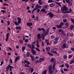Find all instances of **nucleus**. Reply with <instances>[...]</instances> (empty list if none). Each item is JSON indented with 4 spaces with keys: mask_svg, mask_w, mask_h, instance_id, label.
<instances>
[{
    "mask_svg": "<svg viewBox=\"0 0 74 74\" xmlns=\"http://www.w3.org/2000/svg\"><path fill=\"white\" fill-rule=\"evenodd\" d=\"M38 3H39V4H40V5H42V4H43V3L41 0H39Z\"/></svg>",
    "mask_w": 74,
    "mask_h": 74,
    "instance_id": "14",
    "label": "nucleus"
},
{
    "mask_svg": "<svg viewBox=\"0 0 74 74\" xmlns=\"http://www.w3.org/2000/svg\"><path fill=\"white\" fill-rule=\"evenodd\" d=\"M51 62H52V63L53 64V70H55V66H56V64L55 63L56 61H55V59L54 58H52L50 60Z\"/></svg>",
    "mask_w": 74,
    "mask_h": 74,
    "instance_id": "1",
    "label": "nucleus"
},
{
    "mask_svg": "<svg viewBox=\"0 0 74 74\" xmlns=\"http://www.w3.org/2000/svg\"><path fill=\"white\" fill-rule=\"evenodd\" d=\"M31 73H33L34 71V69L33 68H31Z\"/></svg>",
    "mask_w": 74,
    "mask_h": 74,
    "instance_id": "34",
    "label": "nucleus"
},
{
    "mask_svg": "<svg viewBox=\"0 0 74 74\" xmlns=\"http://www.w3.org/2000/svg\"><path fill=\"white\" fill-rule=\"evenodd\" d=\"M43 7L44 8H48V5H45L43 6Z\"/></svg>",
    "mask_w": 74,
    "mask_h": 74,
    "instance_id": "27",
    "label": "nucleus"
},
{
    "mask_svg": "<svg viewBox=\"0 0 74 74\" xmlns=\"http://www.w3.org/2000/svg\"><path fill=\"white\" fill-rule=\"evenodd\" d=\"M9 68H10V67L8 66H8L7 67L6 70L7 71H8V70H9Z\"/></svg>",
    "mask_w": 74,
    "mask_h": 74,
    "instance_id": "37",
    "label": "nucleus"
},
{
    "mask_svg": "<svg viewBox=\"0 0 74 74\" xmlns=\"http://www.w3.org/2000/svg\"><path fill=\"white\" fill-rule=\"evenodd\" d=\"M69 70L68 69H64V71H68Z\"/></svg>",
    "mask_w": 74,
    "mask_h": 74,
    "instance_id": "50",
    "label": "nucleus"
},
{
    "mask_svg": "<svg viewBox=\"0 0 74 74\" xmlns=\"http://www.w3.org/2000/svg\"><path fill=\"white\" fill-rule=\"evenodd\" d=\"M71 20L73 23H74V19H73V18H71Z\"/></svg>",
    "mask_w": 74,
    "mask_h": 74,
    "instance_id": "38",
    "label": "nucleus"
},
{
    "mask_svg": "<svg viewBox=\"0 0 74 74\" xmlns=\"http://www.w3.org/2000/svg\"><path fill=\"white\" fill-rule=\"evenodd\" d=\"M58 42V40H56L53 42V43L54 44H56Z\"/></svg>",
    "mask_w": 74,
    "mask_h": 74,
    "instance_id": "33",
    "label": "nucleus"
},
{
    "mask_svg": "<svg viewBox=\"0 0 74 74\" xmlns=\"http://www.w3.org/2000/svg\"><path fill=\"white\" fill-rule=\"evenodd\" d=\"M73 57L72 55H69L68 56V58H71Z\"/></svg>",
    "mask_w": 74,
    "mask_h": 74,
    "instance_id": "35",
    "label": "nucleus"
},
{
    "mask_svg": "<svg viewBox=\"0 0 74 74\" xmlns=\"http://www.w3.org/2000/svg\"><path fill=\"white\" fill-rule=\"evenodd\" d=\"M40 9H38L37 10L36 12L37 13H38L40 12Z\"/></svg>",
    "mask_w": 74,
    "mask_h": 74,
    "instance_id": "55",
    "label": "nucleus"
},
{
    "mask_svg": "<svg viewBox=\"0 0 74 74\" xmlns=\"http://www.w3.org/2000/svg\"><path fill=\"white\" fill-rule=\"evenodd\" d=\"M63 21L64 22L66 23V22H67V20L66 19H64L63 20Z\"/></svg>",
    "mask_w": 74,
    "mask_h": 74,
    "instance_id": "42",
    "label": "nucleus"
},
{
    "mask_svg": "<svg viewBox=\"0 0 74 74\" xmlns=\"http://www.w3.org/2000/svg\"><path fill=\"white\" fill-rule=\"evenodd\" d=\"M19 59V56H17L16 57L14 61L15 63H16V62Z\"/></svg>",
    "mask_w": 74,
    "mask_h": 74,
    "instance_id": "8",
    "label": "nucleus"
},
{
    "mask_svg": "<svg viewBox=\"0 0 74 74\" xmlns=\"http://www.w3.org/2000/svg\"><path fill=\"white\" fill-rule=\"evenodd\" d=\"M17 19H18V21L17 23V21H16L14 22V23L16 25H19V24H20L21 23V18L20 17H18L17 18Z\"/></svg>",
    "mask_w": 74,
    "mask_h": 74,
    "instance_id": "2",
    "label": "nucleus"
},
{
    "mask_svg": "<svg viewBox=\"0 0 74 74\" xmlns=\"http://www.w3.org/2000/svg\"><path fill=\"white\" fill-rule=\"evenodd\" d=\"M74 63V60H71L70 62V64H71L72 63Z\"/></svg>",
    "mask_w": 74,
    "mask_h": 74,
    "instance_id": "22",
    "label": "nucleus"
},
{
    "mask_svg": "<svg viewBox=\"0 0 74 74\" xmlns=\"http://www.w3.org/2000/svg\"><path fill=\"white\" fill-rule=\"evenodd\" d=\"M66 46V44L65 43H64L62 45V48H65Z\"/></svg>",
    "mask_w": 74,
    "mask_h": 74,
    "instance_id": "12",
    "label": "nucleus"
},
{
    "mask_svg": "<svg viewBox=\"0 0 74 74\" xmlns=\"http://www.w3.org/2000/svg\"><path fill=\"white\" fill-rule=\"evenodd\" d=\"M27 46L28 47H30V48L32 49V47L31 46V45H27Z\"/></svg>",
    "mask_w": 74,
    "mask_h": 74,
    "instance_id": "49",
    "label": "nucleus"
},
{
    "mask_svg": "<svg viewBox=\"0 0 74 74\" xmlns=\"http://www.w3.org/2000/svg\"><path fill=\"white\" fill-rule=\"evenodd\" d=\"M3 64H4V61L1 62V64H0L1 66Z\"/></svg>",
    "mask_w": 74,
    "mask_h": 74,
    "instance_id": "46",
    "label": "nucleus"
},
{
    "mask_svg": "<svg viewBox=\"0 0 74 74\" xmlns=\"http://www.w3.org/2000/svg\"><path fill=\"white\" fill-rule=\"evenodd\" d=\"M56 26V27H57L58 29H60V28H61V27H62L60 25H57Z\"/></svg>",
    "mask_w": 74,
    "mask_h": 74,
    "instance_id": "20",
    "label": "nucleus"
},
{
    "mask_svg": "<svg viewBox=\"0 0 74 74\" xmlns=\"http://www.w3.org/2000/svg\"><path fill=\"white\" fill-rule=\"evenodd\" d=\"M37 30L38 31H41L42 30V29L41 28H38L37 29Z\"/></svg>",
    "mask_w": 74,
    "mask_h": 74,
    "instance_id": "47",
    "label": "nucleus"
},
{
    "mask_svg": "<svg viewBox=\"0 0 74 74\" xmlns=\"http://www.w3.org/2000/svg\"><path fill=\"white\" fill-rule=\"evenodd\" d=\"M51 38H52V39H53V38H54V36H51Z\"/></svg>",
    "mask_w": 74,
    "mask_h": 74,
    "instance_id": "64",
    "label": "nucleus"
},
{
    "mask_svg": "<svg viewBox=\"0 0 74 74\" xmlns=\"http://www.w3.org/2000/svg\"><path fill=\"white\" fill-rule=\"evenodd\" d=\"M36 7H37V8H40V9H41L42 6H41L39 5L38 4H37L36 6Z\"/></svg>",
    "mask_w": 74,
    "mask_h": 74,
    "instance_id": "16",
    "label": "nucleus"
},
{
    "mask_svg": "<svg viewBox=\"0 0 74 74\" xmlns=\"http://www.w3.org/2000/svg\"><path fill=\"white\" fill-rule=\"evenodd\" d=\"M47 15H49V17H50L51 18H52V17L54 16V15L51 13H48Z\"/></svg>",
    "mask_w": 74,
    "mask_h": 74,
    "instance_id": "5",
    "label": "nucleus"
},
{
    "mask_svg": "<svg viewBox=\"0 0 74 74\" xmlns=\"http://www.w3.org/2000/svg\"><path fill=\"white\" fill-rule=\"evenodd\" d=\"M52 52L53 53H57V52L56 51H52Z\"/></svg>",
    "mask_w": 74,
    "mask_h": 74,
    "instance_id": "54",
    "label": "nucleus"
},
{
    "mask_svg": "<svg viewBox=\"0 0 74 74\" xmlns=\"http://www.w3.org/2000/svg\"><path fill=\"white\" fill-rule=\"evenodd\" d=\"M41 34H37V37L38 38V40H40L41 38Z\"/></svg>",
    "mask_w": 74,
    "mask_h": 74,
    "instance_id": "6",
    "label": "nucleus"
},
{
    "mask_svg": "<svg viewBox=\"0 0 74 74\" xmlns=\"http://www.w3.org/2000/svg\"><path fill=\"white\" fill-rule=\"evenodd\" d=\"M5 3H6L5 2V3H3V5L4 6H5V5H6V6H8V5H8V4H7Z\"/></svg>",
    "mask_w": 74,
    "mask_h": 74,
    "instance_id": "41",
    "label": "nucleus"
},
{
    "mask_svg": "<svg viewBox=\"0 0 74 74\" xmlns=\"http://www.w3.org/2000/svg\"><path fill=\"white\" fill-rule=\"evenodd\" d=\"M39 62H40V61L37 60L36 61L35 63L37 64V63H39Z\"/></svg>",
    "mask_w": 74,
    "mask_h": 74,
    "instance_id": "51",
    "label": "nucleus"
},
{
    "mask_svg": "<svg viewBox=\"0 0 74 74\" xmlns=\"http://www.w3.org/2000/svg\"><path fill=\"white\" fill-rule=\"evenodd\" d=\"M8 48L9 50H11V51H12V49H11V47H8Z\"/></svg>",
    "mask_w": 74,
    "mask_h": 74,
    "instance_id": "62",
    "label": "nucleus"
},
{
    "mask_svg": "<svg viewBox=\"0 0 74 74\" xmlns=\"http://www.w3.org/2000/svg\"><path fill=\"white\" fill-rule=\"evenodd\" d=\"M50 7H54V6H55V4L53 3H52L50 4L49 5Z\"/></svg>",
    "mask_w": 74,
    "mask_h": 74,
    "instance_id": "15",
    "label": "nucleus"
},
{
    "mask_svg": "<svg viewBox=\"0 0 74 74\" xmlns=\"http://www.w3.org/2000/svg\"><path fill=\"white\" fill-rule=\"evenodd\" d=\"M74 26L73 25H71V30H72L73 29H74Z\"/></svg>",
    "mask_w": 74,
    "mask_h": 74,
    "instance_id": "30",
    "label": "nucleus"
},
{
    "mask_svg": "<svg viewBox=\"0 0 74 74\" xmlns=\"http://www.w3.org/2000/svg\"><path fill=\"white\" fill-rule=\"evenodd\" d=\"M24 63L25 64V63H27V64H30V63L29 61H28L26 60H25L24 61Z\"/></svg>",
    "mask_w": 74,
    "mask_h": 74,
    "instance_id": "11",
    "label": "nucleus"
},
{
    "mask_svg": "<svg viewBox=\"0 0 74 74\" xmlns=\"http://www.w3.org/2000/svg\"><path fill=\"white\" fill-rule=\"evenodd\" d=\"M49 69V73L50 74H53V72L52 71V67L51 65H49V66L48 68Z\"/></svg>",
    "mask_w": 74,
    "mask_h": 74,
    "instance_id": "3",
    "label": "nucleus"
},
{
    "mask_svg": "<svg viewBox=\"0 0 74 74\" xmlns=\"http://www.w3.org/2000/svg\"><path fill=\"white\" fill-rule=\"evenodd\" d=\"M65 26H66V27H69V23H65Z\"/></svg>",
    "mask_w": 74,
    "mask_h": 74,
    "instance_id": "29",
    "label": "nucleus"
},
{
    "mask_svg": "<svg viewBox=\"0 0 74 74\" xmlns=\"http://www.w3.org/2000/svg\"><path fill=\"white\" fill-rule=\"evenodd\" d=\"M65 66L67 68H69L70 67L69 66V64L67 63H65Z\"/></svg>",
    "mask_w": 74,
    "mask_h": 74,
    "instance_id": "19",
    "label": "nucleus"
},
{
    "mask_svg": "<svg viewBox=\"0 0 74 74\" xmlns=\"http://www.w3.org/2000/svg\"><path fill=\"white\" fill-rule=\"evenodd\" d=\"M71 49L74 52V48H71Z\"/></svg>",
    "mask_w": 74,
    "mask_h": 74,
    "instance_id": "63",
    "label": "nucleus"
},
{
    "mask_svg": "<svg viewBox=\"0 0 74 74\" xmlns=\"http://www.w3.org/2000/svg\"><path fill=\"white\" fill-rule=\"evenodd\" d=\"M41 12H44L45 11V9H44V8L42 9L41 10Z\"/></svg>",
    "mask_w": 74,
    "mask_h": 74,
    "instance_id": "28",
    "label": "nucleus"
},
{
    "mask_svg": "<svg viewBox=\"0 0 74 74\" xmlns=\"http://www.w3.org/2000/svg\"><path fill=\"white\" fill-rule=\"evenodd\" d=\"M9 35H10V33H8L6 34V38L5 39L6 41H7L8 40V38H9Z\"/></svg>",
    "mask_w": 74,
    "mask_h": 74,
    "instance_id": "7",
    "label": "nucleus"
},
{
    "mask_svg": "<svg viewBox=\"0 0 74 74\" xmlns=\"http://www.w3.org/2000/svg\"><path fill=\"white\" fill-rule=\"evenodd\" d=\"M28 41V39H25V42H27Z\"/></svg>",
    "mask_w": 74,
    "mask_h": 74,
    "instance_id": "53",
    "label": "nucleus"
},
{
    "mask_svg": "<svg viewBox=\"0 0 74 74\" xmlns=\"http://www.w3.org/2000/svg\"><path fill=\"white\" fill-rule=\"evenodd\" d=\"M36 49L37 51H38V52H40V50L39 49H38L37 48H36Z\"/></svg>",
    "mask_w": 74,
    "mask_h": 74,
    "instance_id": "52",
    "label": "nucleus"
},
{
    "mask_svg": "<svg viewBox=\"0 0 74 74\" xmlns=\"http://www.w3.org/2000/svg\"><path fill=\"white\" fill-rule=\"evenodd\" d=\"M25 67H29L30 66H29V64H25Z\"/></svg>",
    "mask_w": 74,
    "mask_h": 74,
    "instance_id": "39",
    "label": "nucleus"
},
{
    "mask_svg": "<svg viewBox=\"0 0 74 74\" xmlns=\"http://www.w3.org/2000/svg\"><path fill=\"white\" fill-rule=\"evenodd\" d=\"M61 33L62 34L63 36H66V34H65V33L63 31V32H62Z\"/></svg>",
    "mask_w": 74,
    "mask_h": 74,
    "instance_id": "45",
    "label": "nucleus"
},
{
    "mask_svg": "<svg viewBox=\"0 0 74 74\" xmlns=\"http://www.w3.org/2000/svg\"><path fill=\"white\" fill-rule=\"evenodd\" d=\"M8 23V26H9L10 25V21H8L7 22Z\"/></svg>",
    "mask_w": 74,
    "mask_h": 74,
    "instance_id": "60",
    "label": "nucleus"
},
{
    "mask_svg": "<svg viewBox=\"0 0 74 74\" xmlns=\"http://www.w3.org/2000/svg\"><path fill=\"white\" fill-rule=\"evenodd\" d=\"M46 50L47 51H49L50 50V47H48L46 48Z\"/></svg>",
    "mask_w": 74,
    "mask_h": 74,
    "instance_id": "31",
    "label": "nucleus"
},
{
    "mask_svg": "<svg viewBox=\"0 0 74 74\" xmlns=\"http://www.w3.org/2000/svg\"><path fill=\"white\" fill-rule=\"evenodd\" d=\"M66 2V3H68V4H70V0H65Z\"/></svg>",
    "mask_w": 74,
    "mask_h": 74,
    "instance_id": "36",
    "label": "nucleus"
},
{
    "mask_svg": "<svg viewBox=\"0 0 74 74\" xmlns=\"http://www.w3.org/2000/svg\"><path fill=\"white\" fill-rule=\"evenodd\" d=\"M47 72V70H45L43 72H42V74H46Z\"/></svg>",
    "mask_w": 74,
    "mask_h": 74,
    "instance_id": "25",
    "label": "nucleus"
},
{
    "mask_svg": "<svg viewBox=\"0 0 74 74\" xmlns=\"http://www.w3.org/2000/svg\"><path fill=\"white\" fill-rule=\"evenodd\" d=\"M58 32H61V33H62V32H63V31L62 29H60L58 30Z\"/></svg>",
    "mask_w": 74,
    "mask_h": 74,
    "instance_id": "32",
    "label": "nucleus"
},
{
    "mask_svg": "<svg viewBox=\"0 0 74 74\" xmlns=\"http://www.w3.org/2000/svg\"><path fill=\"white\" fill-rule=\"evenodd\" d=\"M27 26H32L33 25V24L32 23H28L27 24Z\"/></svg>",
    "mask_w": 74,
    "mask_h": 74,
    "instance_id": "13",
    "label": "nucleus"
},
{
    "mask_svg": "<svg viewBox=\"0 0 74 74\" xmlns=\"http://www.w3.org/2000/svg\"><path fill=\"white\" fill-rule=\"evenodd\" d=\"M26 49V47H23L22 48V50L23 52L24 51V50H25Z\"/></svg>",
    "mask_w": 74,
    "mask_h": 74,
    "instance_id": "26",
    "label": "nucleus"
},
{
    "mask_svg": "<svg viewBox=\"0 0 74 74\" xmlns=\"http://www.w3.org/2000/svg\"><path fill=\"white\" fill-rule=\"evenodd\" d=\"M29 9H30V7L29 6H27V10H29Z\"/></svg>",
    "mask_w": 74,
    "mask_h": 74,
    "instance_id": "59",
    "label": "nucleus"
},
{
    "mask_svg": "<svg viewBox=\"0 0 74 74\" xmlns=\"http://www.w3.org/2000/svg\"><path fill=\"white\" fill-rule=\"evenodd\" d=\"M49 28H48L46 32H45V36H46V35H47L48 34V32H49Z\"/></svg>",
    "mask_w": 74,
    "mask_h": 74,
    "instance_id": "9",
    "label": "nucleus"
},
{
    "mask_svg": "<svg viewBox=\"0 0 74 74\" xmlns=\"http://www.w3.org/2000/svg\"><path fill=\"white\" fill-rule=\"evenodd\" d=\"M30 57L32 58V61H34V60H35V59H36V58L32 56H31Z\"/></svg>",
    "mask_w": 74,
    "mask_h": 74,
    "instance_id": "18",
    "label": "nucleus"
},
{
    "mask_svg": "<svg viewBox=\"0 0 74 74\" xmlns=\"http://www.w3.org/2000/svg\"><path fill=\"white\" fill-rule=\"evenodd\" d=\"M63 22H62L61 23H60V26H63Z\"/></svg>",
    "mask_w": 74,
    "mask_h": 74,
    "instance_id": "44",
    "label": "nucleus"
},
{
    "mask_svg": "<svg viewBox=\"0 0 74 74\" xmlns=\"http://www.w3.org/2000/svg\"><path fill=\"white\" fill-rule=\"evenodd\" d=\"M59 39V38H56L55 40L56 41H57V40H58V39Z\"/></svg>",
    "mask_w": 74,
    "mask_h": 74,
    "instance_id": "61",
    "label": "nucleus"
},
{
    "mask_svg": "<svg viewBox=\"0 0 74 74\" xmlns=\"http://www.w3.org/2000/svg\"><path fill=\"white\" fill-rule=\"evenodd\" d=\"M68 8L66 7L65 5H64L63 7H62L61 8V10L62 11H66L68 10Z\"/></svg>",
    "mask_w": 74,
    "mask_h": 74,
    "instance_id": "4",
    "label": "nucleus"
},
{
    "mask_svg": "<svg viewBox=\"0 0 74 74\" xmlns=\"http://www.w3.org/2000/svg\"><path fill=\"white\" fill-rule=\"evenodd\" d=\"M32 48H35V47H34V45H32Z\"/></svg>",
    "mask_w": 74,
    "mask_h": 74,
    "instance_id": "57",
    "label": "nucleus"
},
{
    "mask_svg": "<svg viewBox=\"0 0 74 74\" xmlns=\"http://www.w3.org/2000/svg\"><path fill=\"white\" fill-rule=\"evenodd\" d=\"M45 60V59L42 58H40L39 59V62H43Z\"/></svg>",
    "mask_w": 74,
    "mask_h": 74,
    "instance_id": "10",
    "label": "nucleus"
},
{
    "mask_svg": "<svg viewBox=\"0 0 74 74\" xmlns=\"http://www.w3.org/2000/svg\"><path fill=\"white\" fill-rule=\"evenodd\" d=\"M32 52L33 55H36V51H35L34 50L32 49Z\"/></svg>",
    "mask_w": 74,
    "mask_h": 74,
    "instance_id": "17",
    "label": "nucleus"
},
{
    "mask_svg": "<svg viewBox=\"0 0 74 74\" xmlns=\"http://www.w3.org/2000/svg\"><path fill=\"white\" fill-rule=\"evenodd\" d=\"M26 56H27V57H29L30 56V53H29V52H27L26 54Z\"/></svg>",
    "mask_w": 74,
    "mask_h": 74,
    "instance_id": "21",
    "label": "nucleus"
},
{
    "mask_svg": "<svg viewBox=\"0 0 74 74\" xmlns=\"http://www.w3.org/2000/svg\"><path fill=\"white\" fill-rule=\"evenodd\" d=\"M57 4L58 5H59L60 7H61L62 5H61V4L59 2H57Z\"/></svg>",
    "mask_w": 74,
    "mask_h": 74,
    "instance_id": "43",
    "label": "nucleus"
},
{
    "mask_svg": "<svg viewBox=\"0 0 74 74\" xmlns=\"http://www.w3.org/2000/svg\"><path fill=\"white\" fill-rule=\"evenodd\" d=\"M67 56H66V55H64L63 56V58L64 59H66L67 58Z\"/></svg>",
    "mask_w": 74,
    "mask_h": 74,
    "instance_id": "48",
    "label": "nucleus"
},
{
    "mask_svg": "<svg viewBox=\"0 0 74 74\" xmlns=\"http://www.w3.org/2000/svg\"><path fill=\"white\" fill-rule=\"evenodd\" d=\"M47 53L48 55H50V56H53V54L49 51H47Z\"/></svg>",
    "mask_w": 74,
    "mask_h": 74,
    "instance_id": "23",
    "label": "nucleus"
},
{
    "mask_svg": "<svg viewBox=\"0 0 74 74\" xmlns=\"http://www.w3.org/2000/svg\"><path fill=\"white\" fill-rule=\"evenodd\" d=\"M61 72L62 73H64V72L63 71V69H61Z\"/></svg>",
    "mask_w": 74,
    "mask_h": 74,
    "instance_id": "58",
    "label": "nucleus"
},
{
    "mask_svg": "<svg viewBox=\"0 0 74 74\" xmlns=\"http://www.w3.org/2000/svg\"><path fill=\"white\" fill-rule=\"evenodd\" d=\"M8 67H9V68H10V69H13V68H14V67L11 66L10 65H8Z\"/></svg>",
    "mask_w": 74,
    "mask_h": 74,
    "instance_id": "40",
    "label": "nucleus"
},
{
    "mask_svg": "<svg viewBox=\"0 0 74 74\" xmlns=\"http://www.w3.org/2000/svg\"><path fill=\"white\" fill-rule=\"evenodd\" d=\"M53 1L52 0H49L48 1V3H53Z\"/></svg>",
    "mask_w": 74,
    "mask_h": 74,
    "instance_id": "24",
    "label": "nucleus"
},
{
    "mask_svg": "<svg viewBox=\"0 0 74 74\" xmlns=\"http://www.w3.org/2000/svg\"><path fill=\"white\" fill-rule=\"evenodd\" d=\"M19 42H20V43H21V44H23V41L21 40H20L19 41Z\"/></svg>",
    "mask_w": 74,
    "mask_h": 74,
    "instance_id": "56",
    "label": "nucleus"
}]
</instances>
